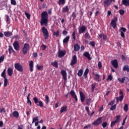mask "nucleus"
<instances>
[{
	"label": "nucleus",
	"mask_w": 129,
	"mask_h": 129,
	"mask_svg": "<svg viewBox=\"0 0 129 129\" xmlns=\"http://www.w3.org/2000/svg\"><path fill=\"white\" fill-rule=\"evenodd\" d=\"M14 67L17 71H19V72H24V69L23 68V66L21 65L20 63H16L14 64Z\"/></svg>",
	"instance_id": "39448f33"
},
{
	"label": "nucleus",
	"mask_w": 129,
	"mask_h": 129,
	"mask_svg": "<svg viewBox=\"0 0 129 129\" xmlns=\"http://www.w3.org/2000/svg\"><path fill=\"white\" fill-rule=\"evenodd\" d=\"M95 85H96V84L95 83L94 84H92L91 85V87H92V92H93V91H94V89L95 88Z\"/></svg>",
	"instance_id": "13d9d810"
},
{
	"label": "nucleus",
	"mask_w": 129,
	"mask_h": 129,
	"mask_svg": "<svg viewBox=\"0 0 129 129\" xmlns=\"http://www.w3.org/2000/svg\"><path fill=\"white\" fill-rule=\"evenodd\" d=\"M33 101L34 102L35 104L37 106H39L41 108H43V107H44V103H43V101H39V99H38V98H33Z\"/></svg>",
	"instance_id": "f03ea898"
},
{
	"label": "nucleus",
	"mask_w": 129,
	"mask_h": 129,
	"mask_svg": "<svg viewBox=\"0 0 129 129\" xmlns=\"http://www.w3.org/2000/svg\"><path fill=\"white\" fill-rule=\"evenodd\" d=\"M112 79H113V78L111 76V75H109L108 76L107 80H110V81H111V80H112Z\"/></svg>",
	"instance_id": "e2e57ef3"
},
{
	"label": "nucleus",
	"mask_w": 129,
	"mask_h": 129,
	"mask_svg": "<svg viewBox=\"0 0 129 129\" xmlns=\"http://www.w3.org/2000/svg\"><path fill=\"white\" fill-rule=\"evenodd\" d=\"M119 119H120V115H118L116 116V119L114 121L117 123V122H119L120 121Z\"/></svg>",
	"instance_id": "4c0bfd02"
},
{
	"label": "nucleus",
	"mask_w": 129,
	"mask_h": 129,
	"mask_svg": "<svg viewBox=\"0 0 129 129\" xmlns=\"http://www.w3.org/2000/svg\"><path fill=\"white\" fill-rule=\"evenodd\" d=\"M7 72L9 76L11 77L13 76V70L12 68H8Z\"/></svg>",
	"instance_id": "5701e85b"
},
{
	"label": "nucleus",
	"mask_w": 129,
	"mask_h": 129,
	"mask_svg": "<svg viewBox=\"0 0 129 129\" xmlns=\"http://www.w3.org/2000/svg\"><path fill=\"white\" fill-rule=\"evenodd\" d=\"M45 99L46 104H49V102L50 101V100L49 99V96L48 95H46L45 96Z\"/></svg>",
	"instance_id": "e433bc0d"
},
{
	"label": "nucleus",
	"mask_w": 129,
	"mask_h": 129,
	"mask_svg": "<svg viewBox=\"0 0 129 129\" xmlns=\"http://www.w3.org/2000/svg\"><path fill=\"white\" fill-rule=\"evenodd\" d=\"M13 46L16 51H19V50H20V44H19V41L18 40H16L13 43Z\"/></svg>",
	"instance_id": "1a4fd4ad"
},
{
	"label": "nucleus",
	"mask_w": 129,
	"mask_h": 129,
	"mask_svg": "<svg viewBox=\"0 0 129 129\" xmlns=\"http://www.w3.org/2000/svg\"><path fill=\"white\" fill-rule=\"evenodd\" d=\"M111 64L114 67V68H117L118 67V62L117 59H114L111 60Z\"/></svg>",
	"instance_id": "2eb2a0df"
},
{
	"label": "nucleus",
	"mask_w": 129,
	"mask_h": 129,
	"mask_svg": "<svg viewBox=\"0 0 129 129\" xmlns=\"http://www.w3.org/2000/svg\"><path fill=\"white\" fill-rule=\"evenodd\" d=\"M88 127H91V124H88L84 127V129L88 128Z\"/></svg>",
	"instance_id": "774afa93"
},
{
	"label": "nucleus",
	"mask_w": 129,
	"mask_h": 129,
	"mask_svg": "<svg viewBox=\"0 0 129 129\" xmlns=\"http://www.w3.org/2000/svg\"><path fill=\"white\" fill-rule=\"evenodd\" d=\"M83 56H84V57H85L86 58H87V59H88V60H89V61L91 60V57H90V54L89 53V52L86 51L83 53Z\"/></svg>",
	"instance_id": "a211bd4d"
},
{
	"label": "nucleus",
	"mask_w": 129,
	"mask_h": 129,
	"mask_svg": "<svg viewBox=\"0 0 129 129\" xmlns=\"http://www.w3.org/2000/svg\"><path fill=\"white\" fill-rule=\"evenodd\" d=\"M116 99L117 100V102H118V101H121L122 100H123V95H121L119 97H116Z\"/></svg>",
	"instance_id": "473e14b6"
},
{
	"label": "nucleus",
	"mask_w": 129,
	"mask_h": 129,
	"mask_svg": "<svg viewBox=\"0 0 129 129\" xmlns=\"http://www.w3.org/2000/svg\"><path fill=\"white\" fill-rule=\"evenodd\" d=\"M117 22V18L115 17L113 20H111L110 25L113 29H115L116 27V22Z\"/></svg>",
	"instance_id": "6e6552de"
},
{
	"label": "nucleus",
	"mask_w": 129,
	"mask_h": 129,
	"mask_svg": "<svg viewBox=\"0 0 129 129\" xmlns=\"http://www.w3.org/2000/svg\"><path fill=\"white\" fill-rule=\"evenodd\" d=\"M125 79L127 80V82H129L128 78H127L126 77H124L122 78L121 79L120 78H117L118 81H119V82H121V83H124Z\"/></svg>",
	"instance_id": "dca6fc26"
},
{
	"label": "nucleus",
	"mask_w": 129,
	"mask_h": 129,
	"mask_svg": "<svg viewBox=\"0 0 129 129\" xmlns=\"http://www.w3.org/2000/svg\"><path fill=\"white\" fill-rule=\"evenodd\" d=\"M75 64H77V56L76 55H75L73 56L72 59L70 63V65L71 66H73L75 65Z\"/></svg>",
	"instance_id": "9d476101"
},
{
	"label": "nucleus",
	"mask_w": 129,
	"mask_h": 129,
	"mask_svg": "<svg viewBox=\"0 0 129 129\" xmlns=\"http://www.w3.org/2000/svg\"><path fill=\"white\" fill-rule=\"evenodd\" d=\"M82 74H83V70H80L78 72V76L79 77H81L82 76Z\"/></svg>",
	"instance_id": "58836bf2"
},
{
	"label": "nucleus",
	"mask_w": 129,
	"mask_h": 129,
	"mask_svg": "<svg viewBox=\"0 0 129 129\" xmlns=\"http://www.w3.org/2000/svg\"><path fill=\"white\" fill-rule=\"evenodd\" d=\"M29 71L30 72L34 71V61L33 60L29 61Z\"/></svg>",
	"instance_id": "f3484780"
},
{
	"label": "nucleus",
	"mask_w": 129,
	"mask_h": 129,
	"mask_svg": "<svg viewBox=\"0 0 129 129\" xmlns=\"http://www.w3.org/2000/svg\"><path fill=\"white\" fill-rule=\"evenodd\" d=\"M74 49L75 51H79L80 50V46L77 43L74 45Z\"/></svg>",
	"instance_id": "c85d7f7f"
},
{
	"label": "nucleus",
	"mask_w": 129,
	"mask_h": 129,
	"mask_svg": "<svg viewBox=\"0 0 129 129\" xmlns=\"http://www.w3.org/2000/svg\"><path fill=\"white\" fill-rule=\"evenodd\" d=\"M14 39H16V40H20L21 39V36L19 35H16L13 37Z\"/></svg>",
	"instance_id": "5fc2aeb1"
},
{
	"label": "nucleus",
	"mask_w": 129,
	"mask_h": 129,
	"mask_svg": "<svg viewBox=\"0 0 129 129\" xmlns=\"http://www.w3.org/2000/svg\"><path fill=\"white\" fill-rule=\"evenodd\" d=\"M123 71H127V72H129V67L128 65H125L123 68Z\"/></svg>",
	"instance_id": "c9c22d12"
},
{
	"label": "nucleus",
	"mask_w": 129,
	"mask_h": 129,
	"mask_svg": "<svg viewBox=\"0 0 129 129\" xmlns=\"http://www.w3.org/2000/svg\"><path fill=\"white\" fill-rule=\"evenodd\" d=\"M25 15L27 19L28 20H30V18H31V14H29L28 13L25 12Z\"/></svg>",
	"instance_id": "3c124183"
},
{
	"label": "nucleus",
	"mask_w": 129,
	"mask_h": 129,
	"mask_svg": "<svg viewBox=\"0 0 129 129\" xmlns=\"http://www.w3.org/2000/svg\"><path fill=\"white\" fill-rule=\"evenodd\" d=\"M116 108V105L114 104L110 108V110H115Z\"/></svg>",
	"instance_id": "864d4df0"
},
{
	"label": "nucleus",
	"mask_w": 129,
	"mask_h": 129,
	"mask_svg": "<svg viewBox=\"0 0 129 129\" xmlns=\"http://www.w3.org/2000/svg\"><path fill=\"white\" fill-rule=\"evenodd\" d=\"M121 5L125 6V7H129V0H122Z\"/></svg>",
	"instance_id": "a878e982"
},
{
	"label": "nucleus",
	"mask_w": 129,
	"mask_h": 129,
	"mask_svg": "<svg viewBox=\"0 0 129 129\" xmlns=\"http://www.w3.org/2000/svg\"><path fill=\"white\" fill-rule=\"evenodd\" d=\"M27 103L28 104H30V106H32V101H31V100H30V98H28V99H27Z\"/></svg>",
	"instance_id": "0e129e2a"
},
{
	"label": "nucleus",
	"mask_w": 129,
	"mask_h": 129,
	"mask_svg": "<svg viewBox=\"0 0 129 129\" xmlns=\"http://www.w3.org/2000/svg\"><path fill=\"white\" fill-rule=\"evenodd\" d=\"M58 5H65V0H59Z\"/></svg>",
	"instance_id": "de8ad7c7"
},
{
	"label": "nucleus",
	"mask_w": 129,
	"mask_h": 129,
	"mask_svg": "<svg viewBox=\"0 0 129 129\" xmlns=\"http://www.w3.org/2000/svg\"><path fill=\"white\" fill-rule=\"evenodd\" d=\"M89 73V69H86L84 72V74L83 75L84 77L86 79L87 78V75L88 73Z\"/></svg>",
	"instance_id": "7c9ffc66"
},
{
	"label": "nucleus",
	"mask_w": 129,
	"mask_h": 129,
	"mask_svg": "<svg viewBox=\"0 0 129 129\" xmlns=\"http://www.w3.org/2000/svg\"><path fill=\"white\" fill-rule=\"evenodd\" d=\"M72 16L73 18V20H75V19H76L77 16H76V14L75 13V12H73L72 14Z\"/></svg>",
	"instance_id": "680f3d73"
},
{
	"label": "nucleus",
	"mask_w": 129,
	"mask_h": 129,
	"mask_svg": "<svg viewBox=\"0 0 129 129\" xmlns=\"http://www.w3.org/2000/svg\"><path fill=\"white\" fill-rule=\"evenodd\" d=\"M89 45L92 47H95V42L94 41H90Z\"/></svg>",
	"instance_id": "6e6d98bb"
},
{
	"label": "nucleus",
	"mask_w": 129,
	"mask_h": 129,
	"mask_svg": "<svg viewBox=\"0 0 129 129\" xmlns=\"http://www.w3.org/2000/svg\"><path fill=\"white\" fill-rule=\"evenodd\" d=\"M72 38L73 39V41H76V37H75V31H74L72 34Z\"/></svg>",
	"instance_id": "79ce46f5"
},
{
	"label": "nucleus",
	"mask_w": 129,
	"mask_h": 129,
	"mask_svg": "<svg viewBox=\"0 0 129 129\" xmlns=\"http://www.w3.org/2000/svg\"><path fill=\"white\" fill-rule=\"evenodd\" d=\"M4 35L5 37L7 38H9V37H11V36H13V33L11 31H6L4 32Z\"/></svg>",
	"instance_id": "b1692460"
},
{
	"label": "nucleus",
	"mask_w": 129,
	"mask_h": 129,
	"mask_svg": "<svg viewBox=\"0 0 129 129\" xmlns=\"http://www.w3.org/2000/svg\"><path fill=\"white\" fill-rule=\"evenodd\" d=\"M39 120V117L36 116L35 117H34L32 120V123H34V122H36V121H38Z\"/></svg>",
	"instance_id": "49530a36"
},
{
	"label": "nucleus",
	"mask_w": 129,
	"mask_h": 129,
	"mask_svg": "<svg viewBox=\"0 0 129 129\" xmlns=\"http://www.w3.org/2000/svg\"><path fill=\"white\" fill-rule=\"evenodd\" d=\"M65 55H66V50H61L60 49L58 50V58H62V57H64Z\"/></svg>",
	"instance_id": "9b49d317"
},
{
	"label": "nucleus",
	"mask_w": 129,
	"mask_h": 129,
	"mask_svg": "<svg viewBox=\"0 0 129 129\" xmlns=\"http://www.w3.org/2000/svg\"><path fill=\"white\" fill-rule=\"evenodd\" d=\"M61 74L63 78V80H64V81L67 80V73L66 72V71L62 70L61 71Z\"/></svg>",
	"instance_id": "aec40b11"
},
{
	"label": "nucleus",
	"mask_w": 129,
	"mask_h": 129,
	"mask_svg": "<svg viewBox=\"0 0 129 129\" xmlns=\"http://www.w3.org/2000/svg\"><path fill=\"white\" fill-rule=\"evenodd\" d=\"M94 80L96 82H100L101 79H100V76L98 74H94Z\"/></svg>",
	"instance_id": "f8f14e48"
},
{
	"label": "nucleus",
	"mask_w": 129,
	"mask_h": 129,
	"mask_svg": "<svg viewBox=\"0 0 129 129\" xmlns=\"http://www.w3.org/2000/svg\"><path fill=\"white\" fill-rule=\"evenodd\" d=\"M80 96L81 98V102H84V100H85V95L83 94V92L80 91Z\"/></svg>",
	"instance_id": "6ab92c4d"
},
{
	"label": "nucleus",
	"mask_w": 129,
	"mask_h": 129,
	"mask_svg": "<svg viewBox=\"0 0 129 129\" xmlns=\"http://www.w3.org/2000/svg\"><path fill=\"white\" fill-rule=\"evenodd\" d=\"M85 39H90V38H91L90 37V35L89 34V33L86 32L85 34Z\"/></svg>",
	"instance_id": "a19ab883"
},
{
	"label": "nucleus",
	"mask_w": 129,
	"mask_h": 129,
	"mask_svg": "<svg viewBox=\"0 0 129 129\" xmlns=\"http://www.w3.org/2000/svg\"><path fill=\"white\" fill-rule=\"evenodd\" d=\"M41 47L42 48V50L44 51L45 50H46L47 49V46L44 45V44H42L41 46Z\"/></svg>",
	"instance_id": "052dcab7"
},
{
	"label": "nucleus",
	"mask_w": 129,
	"mask_h": 129,
	"mask_svg": "<svg viewBox=\"0 0 129 129\" xmlns=\"http://www.w3.org/2000/svg\"><path fill=\"white\" fill-rule=\"evenodd\" d=\"M70 94H71L72 97L75 99L76 102H77L78 101V98H77V95H76V94L75 93L74 90H71Z\"/></svg>",
	"instance_id": "ddd939ff"
},
{
	"label": "nucleus",
	"mask_w": 129,
	"mask_h": 129,
	"mask_svg": "<svg viewBox=\"0 0 129 129\" xmlns=\"http://www.w3.org/2000/svg\"><path fill=\"white\" fill-rule=\"evenodd\" d=\"M59 34H60V31L59 30H57L56 31H54L53 33V36H56V37H59Z\"/></svg>",
	"instance_id": "ea45409f"
},
{
	"label": "nucleus",
	"mask_w": 129,
	"mask_h": 129,
	"mask_svg": "<svg viewBox=\"0 0 129 129\" xmlns=\"http://www.w3.org/2000/svg\"><path fill=\"white\" fill-rule=\"evenodd\" d=\"M85 109H86V111L87 112L88 115H89V116L91 117V116H92V115H93V114H94V113H95L94 111H93L92 112V113H90V111L89 110V107H86Z\"/></svg>",
	"instance_id": "412c9836"
},
{
	"label": "nucleus",
	"mask_w": 129,
	"mask_h": 129,
	"mask_svg": "<svg viewBox=\"0 0 129 129\" xmlns=\"http://www.w3.org/2000/svg\"><path fill=\"white\" fill-rule=\"evenodd\" d=\"M116 123H117V122H115V121H112L111 122L110 127H111V128H113V127H114V125Z\"/></svg>",
	"instance_id": "37998d69"
},
{
	"label": "nucleus",
	"mask_w": 129,
	"mask_h": 129,
	"mask_svg": "<svg viewBox=\"0 0 129 129\" xmlns=\"http://www.w3.org/2000/svg\"><path fill=\"white\" fill-rule=\"evenodd\" d=\"M5 17L6 18V22L7 23V24H10V22L11 21V19H10V17L8 15H6Z\"/></svg>",
	"instance_id": "c03bdc74"
},
{
	"label": "nucleus",
	"mask_w": 129,
	"mask_h": 129,
	"mask_svg": "<svg viewBox=\"0 0 129 129\" xmlns=\"http://www.w3.org/2000/svg\"><path fill=\"white\" fill-rule=\"evenodd\" d=\"M41 31L43 34L45 40L48 39V38H49V31H48V29L45 27H43L41 28Z\"/></svg>",
	"instance_id": "7ed1b4c3"
},
{
	"label": "nucleus",
	"mask_w": 129,
	"mask_h": 129,
	"mask_svg": "<svg viewBox=\"0 0 129 129\" xmlns=\"http://www.w3.org/2000/svg\"><path fill=\"white\" fill-rule=\"evenodd\" d=\"M30 50V45L28 43H25L22 48V52L24 55H26L28 53V51Z\"/></svg>",
	"instance_id": "20e7f679"
},
{
	"label": "nucleus",
	"mask_w": 129,
	"mask_h": 129,
	"mask_svg": "<svg viewBox=\"0 0 129 129\" xmlns=\"http://www.w3.org/2000/svg\"><path fill=\"white\" fill-rule=\"evenodd\" d=\"M87 30V27L84 25H82L79 29V34H83L84 32H85Z\"/></svg>",
	"instance_id": "4468645a"
},
{
	"label": "nucleus",
	"mask_w": 129,
	"mask_h": 129,
	"mask_svg": "<svg viewBox=\"0 0 129 129\" xmlns=\"http://www.w3.org/2000/svg\"><path fill=\"white\" fill-rule=\"evenodd\" d=\"M8 51H9V54H12V53H15V50L13 48V47H12V46L11 45H9Z\"/></svg>",
	"instance_id": "c756f323"
},
{
	"label": "nucleus",
	"mask_w": 129,
	"mask_h": 129,
	"mask_svg": "<svg viewBox=\"0 0 129 129\" xmlns=\"http://www.w3.org/2000/svg\"><path fill=\"white\" fill-rule=\"evenodd\" d=\"M40 24L41 26L45 25V27L48 26V13L47 11L43 12L41 14Z\"/></svg>",
	"instance_id": "f257e3e1"
},
{
	"label": "nucleus",
	"mask_w": 129,
	"mask_h": 129,
	"mask_svg": "<svg viewBox=\"0 0 129 129\" xmlns=\"http://www.w3.org/2000/svg\"><path fill=\"white\" fill-rule=\"evenodd\" d=\"M8 82L9 81H8V79H4V87H7L8 86Z\"/></svg>",
	"instance_id": "a18cd8bd"
},
{
	"label": "nucleus",
	"mask_w": 129,
	"mask_h": 129,
	"mask_svg": "<svg viewBox=\"0 0 129 129\" xmlns=\"http://www.w3.org/2000/svg\"><path fill=\"white\" fill-rule=\"evenodd\" d=\"M123 110H124V111L126 112H127L128 110V105L127 104H125L124 105Z\"/></svg>",
	"instance_id": "f704fd0d"
},
{
	"label": "nucleus",
	"mask_w": 129,
	"mask_h": 129,
	"mask_svg": "<svg viewBox=\"0 0 129 129\" xmlns=\"http://www.w3.org/2000/svg\"><path fill=\"white\" fill-rule=\"evenodd\" d=\"M67 106H63L61 107L60 110V113H63V112L67 111Z\"/></svg>",
	"instance_id": "bb28decb"
},
{
	"label": "nucleus",
	"mask_w": 129,
	"mask_h": 129,
	"mask_svg": "<svg viewBox=\"0 0 129 129\" xmlns=\"http://www.w3.org/2000/svg\"><path fill=\"white\" fill-rule=\"evenodd\" d=\"M119 13L121 16L124 14V10L123 9H121L119 11Z\"/></svg>",
	"instance_id": "bf43d9fd"
},
{
	"label": "nucleus",
	"mask_w": 129,
	"mask_h": 129,
	"mask_svg": "<svg viewBox=\"0 0 129 129\" xmlns=\"http://www.w3.org/2000/svg\"><path fill=\"white\" fill-rule=\"evenodd\" d=\"M4 60H5V55H3L0 57V64L2 62H4Z\"/></svg>",
	"instance_id": "8fccbe9b"
},
{
	"label": "nucleus",
	"mask_w": 129,
	"mask_h": 129,
	"mask_svg": "<svg viewBox=\"0 0 129 129\" xmlns=\"http://www.w3.org/2000/svg\"><path fill=\"white\" fill-rule=\"evenodd\" d=\"M51 65L53 66V67H55V68H57L58 67V61H54L53 62H52L51 63Z\"/></svg>",
	"instance_id": "72a5a7b5"
},
{
	"label": "nucleus",
	"mask_w": 129,
	"mask_h": 129,
	"mask_svg": "<svg viewBox=\"0 0 129 129\" xmlns=\"http://www.w3.org/2000/svg\"><path fill=\"white\" fill-rule=\"evenodd\" d=\"M70 40V36L68 35L67 37H66L63 39V44H68L69 42V40Z\"/></svg>",
	"instance_id": "4be33fe9"
},
{
	"label": "nucleus",
	"mask_w": 129,
	"mask_h": 129,
	"mask_svg": "<svg viewBox=\"0 0 129 129\" xmlns=\"http://www.w3.org/2000/svg\"><path fill=\"white\" fill-rule=\"evenodd\" d=\"M7 71V69L4 70L3 72L1 74V76L4 78V79H7V76L6 75V72Z\"/></svg>",
	"instance_id": "cd10ccee"
},
{
	"label": "nucleus",
	"mask_w": 129,
	"mask_h": 129,
	"mask_svg": "<svg viewBox=\"0 0 129 129\" xmlns=\"http://www.w3.org/2000/svg\"><path fill=\"white\" fill-rule=\"evenodd\" d=\"M108 124V123H107L106 122H104L102 124V126L103 127V128H105Z\"/></svg>",
	"instance_id": "603ef678"
},
{
	"label": "nucleus",
	"mask_w": 129,
	"mask_h": 129,
	"mask_svg": "<svg viewBox=\"0 0 129 129\" xmlns=\"http://www.w3.org/2000/svg\"><path fill=\"white\" fill-rule=\"evenodd\" d=\"M91 102V98H89L86 100V104L87 105H90Z\"/></svg>",
	"instance_id": "09e8293b"
},
{
	"label": "nucleus",
	"mask_w": 129,
	"mask_h": 129,
	"mask_svg": "<svg viewBox=\"0 0 129 129\" xmlns=\"http://www.w3.org/2000/svg\"><path fill=\"white\" fill-rule=\"evenodd\" d=\"M13 116H14V117H16V118H19V112L15 111L14 112H13L12 113Z\"/></svg>",
	"instance_id": "2f4dec72"
},
{
	"label": "nucleus",
	"mask_w": 129,
	"mask_h": 129,
	"mask_svg": "<svg viewBox=\"0 0 129 129\" xmlns=\"http://www.w3.org/2000/svg\"><path fill=\"white\" fill-rule=\"evenodd\" d=\"M11 4L13 5V6H16L17 5V2L15 0H11Z\"/></svg>",
	"instance_id": "4d7b16f0"
},
{
	"label": "nucleus",
	"mask_w": 129,
	"mask_h": 129,
	"mask_svg": "<svg viewBox=\"0 0 129 129\" xmlns=\"http://www.w3.org/2000/svg\"><path fill=\"white\" fill-rule=\"evenodd\" d=\"M113 3H115V0H104L103 1V5L104 8H106L107 7H109Z\"/></svg>",
	"instance_id": "423d86ee"
},
{
	"label": "nucleus",
	"mask_w": 129,
	"mask_h": 129,
	"mask_svg": "<svg viewBox=\"0 0 129 129\" xmlns=\"http://www.w3.org/2000/svg\"><path fill=\"white\" fill-rule=\"evenodd\" d=\"M67 34H68V32H67V31L66 30H63L62 31V35L63 36H67Z\"/></svg>",
	"instance_id": "338daca9"
},
{
	"label": "nucleus",
	"mask_w": 129,
	"mask_h": 129,
	"mask_svg": "<svg viewBox=\"0 0 129 129\" xmlns=\"http://www.w3.org/2000/svg\"><path fill=\"white\" fill-rule=\"evenodd\" d=\"M43 66H37V70H41L42 68H43Z\"/></svg>",
	"instance_id": "69168bd1"
},
{
	"label": "nucleus",
	"mask_w": 129,
	"mask_h": 129,
	"mask_svg": "<svg viewBox=\"0 0 129 129\" xmlns=\"http://www.w3.org/2000/svg\"><path fill=\"white\" fill-rule=\"evenodd\" d=\"M68 7V6H67L62 8V13H63V14H66V13H68L69 12V8Z\"/></svg>",
	"instance_id": "393cba45"
},
{
	"label": "nucleus",
	"mask_w": 129,
	"mask_h": 129,
	"mask_svg": "<svg viewBox=\"0 0 129 129\" xmlns=\"http://www.w3.org/2000/svg\"><path fill=\"white\" fill-rule=\"evenodd\" d=\"M102 122V117H99L98 119H96L95 121L92 123L93 125H99L100 123Z\"/></svg>",
	"instance_id": "0eeeda50"
}]
</instances>
